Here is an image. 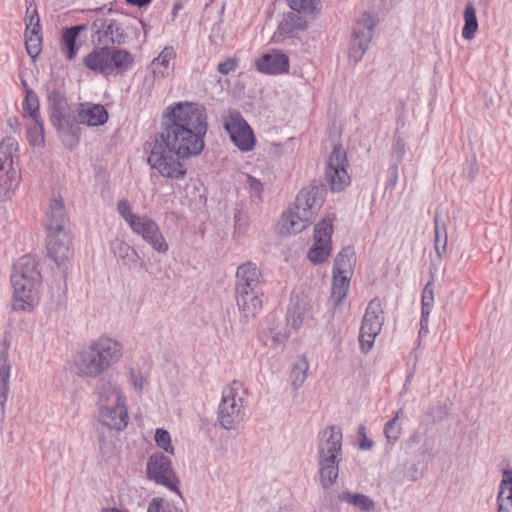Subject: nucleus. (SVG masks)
Masks as SVG:
<instances>
[{"mask_svg":"<svg viewBox=\"0 0 512 512\" xmlns=\"http://www.w3.org/2000/svg\"><path fill=\"white\" fill-rule=\"evenodd\" d=\"M160 129L148 163L163 177L183 179L187 169L180 160L200 155L205 146L206 108L188 101L169 105L163 113Z\"/></svg>","mask_w":512,"mask_h":512,"instance_id":"1","label":"nucleus"},{"mask_svg":"<svg viewBox=\"0 0 512 512\" xmlns=\"http://www.w3.org/2000/svg\"><path fill=\"white\" fill-rule=\"evenodd\" d=\"M123 345L110 337L100 336L77 353L75 369L78 376L98 379L123 357Z\"/></svg>","mask_w":512,"mask_h":512,"instance_id":"2","label":"nucleus"},{"mask_svg":"<svg viewBox=\"0 0 512 512\" xmlns=\"http://www.w3.org/2000/svg\"><path fill=\"white\" fill-rule=\"evenodd\" d=\"M342 431L335 425L326 427L320 434L317 446L319 478L324 489L333 485L339 474L342 458Z\"/></svg>","mask_w":512,"mask_h":512,"instance_id":"3","label":"nucleus"},{"mask_svg":"<svg viewBox=\"0 0 512 512\" xmlns=\"http://www.w3.org/2000/svg\"><path fill=\"white\" fill-rule=\"evenodd\" d=\"M47 99L51 124L62 134L64 145L72 148L78 144L81 135L76 120L78 106H70L64 93L56 88L48 89Z\"/></svg>","mask_w":512,"mask_h":512,"instance_id":"4","label":"nucleus"},{"mask_svg":"<svg viewBox=\"0 0 512 512\" xmlns=\"http://www.w3.org/2000/svg\"><path fill=\"white\" fill-rule=\"evenodd\" d=\"M17 152L15 138L5 137L0 143V201L10 199L18 184V174L13 166Z\"/></svg>","mask_w":512,"mask_h":512,"instance_id":"5","label":"nucleus"},{"mask_svg":"<svg viewBox=\"0 0 512 512\" xmlns=\"http://www.w3.org/2000/svg\"><path fill=\"white\" fill-rule=\"evenodd\" d=\"M348 166L346 151L341 145H335L327 159L324 171V178L332 192H341L350 185Z\"/></svg>","mask_w":512,"mask_h":512,"instance_id":"6","label":"nucleus"},{"mask_svg":"<svg viewBox=\"0 0 512 512\" xmlns=\"http://www.w3.org/2000/svg\"><path fill=\"white\" fill-rule=\"evenodd\" d=\"M384 323L382 302L378 297L373 298L365 310L360 328L359 342L363 352H369L376 336L381 332Z\"/></svg>","mask_w":512,"mask_h":512,"instance_id":"7","label":"nucleus"},{"mask_svg":"<svg viewBox=\"0 0 512 512\" xmlns=\"http://www.w3.org/2000/svg\"><path fill=\"white\" fill-rule=\"evenodd\" d=\"M147 478L157 485L166 487L167 489L181 495L177 486L179 479L172 467L171 460L162 453L152 454L146 465Z\"/></svg>","mask_w":512,"mask_h":512,"instance_id":"8","label":"nucleus"},{"mask_svg":"<svg viewBox=\"0 0 512 512\" xmlns=\"http://www.w3.org/2000/svg\"><path fill=\"white\" fill-rule=\"evenodd\" d=\"M243 398L233 387H225L218 407V422L227 430L234 429L244 417Z\"/></svg>","mask_w":512,"mask_h":512,"instance_id":"9","label":"nucleus"},{"mask_svg":"<svg viewBox=\"0 0 512 512\" xmlns=\"http://www.w3.org/2000/svg\"><path fill=\"white\" fill-rule=\"evenodd\" d=\"M333 222L331 218L321 219L314 227V243L308 251V259L313 264H321L327 260L332 251L331 237Z\"/></svg>","mask_w":512,"mask_h":512,"instance_id":"10","label":"nucleus"},{"mask_svg":"<svg viewBox=\"0 0 512 512\" xmlns=\"http://www.w3.org/2000/svg\"><path fill=\"white\" fill-rule=\"evenodd\" d=\"M375 21L369 14H364L353 30L349 59L358 63L366 53L374 34Z\"/></svg>","mask_w":512,"mask_h":512,"instance_id":"11","label":"nucleus"},{"mask_svg":"<svg viewBox=\"0 0 512 512\" xmlns=\"http://www.w3.org/2000/svg\"><path fill=\"white\" fill-rule=\"evenodd\" d=\"M325 195L326 188L323 184H311L298 193L294 207L300 210L302 215L314 220L325 201Z\"/></svg>","mask_w":512,"mask_h":512,"instance_id":"12","label":"nucleus"},{"mask_svg":"<svg viewBox=\"0 0 512 512\" xmlns=\"http://www.w3.org/2000/svg\"><path fill=\"white\" fill-rule=\"evenodd\" d=\"M40 280H32L30 278H24L19 274L11 275V284L13 286L14 310L24 311L31 308L37 300L36 285Z\"/></svg>","mask_w":512,"mask_h":512,"instance_id":"13","label":"nucleus"},{"mask_svg":"<svg viewBox=\"0 0 512 512\" xmlns=\"http://www.w3.org/2000/svg\"><path fill=\"white\" fill-rule=\"evenodd\" d=\"M225 128L228 131L233 143L241 151L248 152L253 149L255 145V137L253 131L245 122L240 113H232L229 120L225 123Z\"/></svg>","mask_w":512,"mask_h":512,"instance_id":"14","label":"nucleus"},{"mask_svg":"<svg viewBox=\"0 0 512 512\" xmlns=\"http://www.w3.org/2000/svg\"><path fill=\"white\" fill-rule=\"evenodd\" d=\"M130 228L135 233L141 235L143 240L158 253H166L168 251V244L154 220L147 216H142L136 221H132Z\"/></svg>","mask_w":512,"mask_h":512,"instance_id":"15","label":"nucleus"},{"mask_svg":"<svg viewBox=\"0 0 512 512\" xmlns=\"http://www.w3.org/2000/svg\"><path fill=\"white\" fill-rule=\"evenodd\" d=\"M117 399L104 405H100V420L103 425L122 430L128 424V413L125 405L126 398L123 394H117Z\"/></svg>","mask_w":512,"mask_h":512,"instance_id":"16","label":"nucleus"},{"mask_svg":"<svg viewBox=\"0 0 512 512\" xmlns=\"http://www.w3.org/2000/svg\"><path fill=\"white\" fill-rule=\"evenodd\" d=\"M71 243L72 240L67 230L49 232L46 240L48 256L57 265L62 264L73 254Z\"/></svg>","mask_w":512,"mask_h":512,"instance_id":"17","label":"nucleus"},{"mask_svg":"<svg viewBox=\"0 0 512 512\" xmlns=\"http://www.w3.org/2000/svg\"><path fill=\"white\" fill-rule=\"evenodd\" d=\"M263 277L255 263L246 262L236 271L235 291H260Z\"/></svg>","mask_w":512,"mask_h":512,"instance_id":"18","label":"nucleus"},{"mask_svg":"<svg viewBox=\"0 0 512 512\" xmlns=\"http://www.w3.org/2000/svg\"><path fill=\"white\" fill-rule=\"evenodd\" d=\"M255 67L261 73L271 75L281 74L288 71L289 58L280 51L272 50L256 59Z\"/></svg>","mask_w":512,"mask_h":512,"instance_id":"19","label":"nucleus"},{"mask_svg":"<svg viewBox=\"0 0 512 512\" xmlns=\"http://www.w3.org/2000/svg\"><path fill=\"white\" fill-rule=\"evenodd\" d=\"M77 129L80 130V125L86 124L87 126L95 127L103 125L108 120V112L103 105L100 104H79L78 113L76 116Z\"/></svg>","mask_w":512,"mask_h":512,"instance_id":"20","label":"nucleus"},{"mask_svg":"<svg viewBox=\"0 0 512 512\" xmlns=\"http://www.w3.org/2000/svg\"><path fill=\"white\" fill-rule=\"evenodd\" d=\"M261 291H235L236 303L245 322L255 318L262 309Z\"/></svg>","mask_w":512,"mask_h":512,"instance_id":"21","label":"nucleus"},{"mask_svg":"<svg viewBox=\"0 0 512 512\" xmlns=\"http://www.w3.org/2000/svg\"><path fill=\"white\" fill-rule=\"evenodd\" d=\"M67 224L68 217L63 200L61 198L52 199L48 205L45 218V226L48 233L64 231Z\"/></svg>","mask_w":512,"mask_h":512,"instance_id":"22","label":"nucleus"},{"mask_svg":"<svg viewBox=\"0 0 512 512\" xmlns=\"http://www.w3.org/2000/svg\"><path fill=\"white\" fill-rule=\"evenodd\" d=\"M312 221L313 219L302 215L301 211L294 207L282 214L279 221L280 231L287 235H295L302 232Z\"/></svg>","mask_w":512,"mask_h":512,"instance_id":"23","label":"nucleus"},{"mask_svg":"<svg viewBox=\"0 0 512 512\" xmlns=\"http://www.w3.org/2000/svg\"><path fill=\"white\" fill-rule=\"evenodd\" d=\"M111 250L122 264L130 270L142 268L144 265L143 259L138 255L136 250L122 240H114L111 243Z\"/></svg>","mask_w":512,"mask_h":512,"instance_id":"24","label":"nucleus"},{"mask_svg":"<svg viewBox=\"0 0 512 512\" xmlns=\"http://www.w3.org/2000/svg\"><path fill=\"white\" fill-rule=\"evenodd\" d=\"M307 27L306 20L294 14L293 12L284 13L282 20L278 24L276 35L283 37H293Z\"/></svg>","mask_w":512,"mask_h":512,"instance_id":"25","label":"nucleus"},{"mask_svg":"<svg viewBox=\"0 0 512 512\" xmlns=\"http://www.w3.org/2000/svg\"><path fill=\"white\" fill-rule=\"evenodd\" d=\"M308 309L309 303L306 299H299L298 297L292 299V304L288 309L286 317L287 327H289L290 331H298L306 318V312Z\"/></svg>","mask_w":512,"mask_h":512,"instance_id":"26","label":"nucleus"},{"mask_svg":"<svg viewBox=\"0 0 512 512\" xmlns=\"http://www.w3.org/2000/svg\"><path fill=\"white\" fill-rule=\"evenodd\" d=\"M83 63L90 70L110 73L109 48H95L83 59Z\"/></svg>","mask_w":512,"mask_h":512,"instance_id":"27","label":"nucleus"},{"mask_svg":"<svg viewBox=\"0 0 512 512\" xmlns=\"http://www.w3.org/2000/svg\"><path fill=\"white\" fill-rule=\"evenodd\" d=\"M86 29L85 25H75L66 28L62 32L61 51L68 60L75 58L79 46L76 45V39L81 31Z\"/></svg>","mask_w":512,"mask_h":512,"instance_id":"28","label":"nucleus"},{"mask_svg":"<svg viewBox=\"0 0 512 512\" xmlns=\"http://www.w3.org/2000/svg\"><path fill=\"white\" fill-rule=\"evenodd\" d=\"M24 115H28L34 122V129L39 130V133L43 135V120L41 119L39 112V101L36 94L32 90H27L26 97L22 103ZM32 127L28 128V132L31 133Z\"/></svg>","mask_w":512,"mask_h":512,"instance_id":"29","label":"nucleus"},{"mask_svg":"<svg viewBox=\"0 0 512 512\" xmlns=\"http://www.w3.org/2000/svg\"><path fill=\"white\" fill-rule=\"evenodd\" d=\"M12 274H19L24 278H30L32 280H40L41 274L37 268V261L32 255L22 256L13 266Z\"/></svg>","mask_w":512,"mask_h":512,"instance_id":"30","label":"nucleus"},{"mask_svg":"<svg viewBox=\"0 0 512 512\" xmlns=\"http://www.w3.org/2000/svg\"><path fill=\"white\" fill-rule=\"evenodd\" d=\"M349 286L350 279L348 275L333 273L330 301L334 307L340 305L342 300L347 296Z\"/></svg>","mask_w":512,"mask_h":512,"instance_id":"31","label":"nucleus"},{"mask_svg":"<svg viewBox=\"0 0 512 512\" xmlns=\"http://www.w3.org/2000/svg\"><path fill=\"white\" fill-rule=\"evenodd\" d=\"M338 499L359 508L363 512L372 511L375 507L373 499L362 493L344 491L338 494Z\"/></svg>","mask_w":512,"mask_h":512,"instance_id":"32","label":"nucleus"},{"mask_svg":"<svg viewBox=\"0 0 512 512\" xmlns=\"http://www.w3.org/2000/svg\"><path fill=\"white\" fill-rule=\"evenodd\" d=\"M93 27L104 30L105 36H109L113 44H121L124 41V32L115 20L97 19Z\"/></svg>","mask_w":512,"mask_h":512,"instance_id":"33","label":"nucleus"},{"mask_svg":"<svg viewBox=\"0 0 512 512\" xmlns=\"http://www.w3.org/2000/svg\"><path fill=\"white\" fill-rule=\"evenodd\" d=\"M309 363L307 359L302 356L299 357L293 364L290 372V382L294 390H298L304 384L307 378Z\"/></svg>","mask_w":512,"mask_h":512,"instance_id":"34","label":"nucleus"},{"mask_svg":"<svg viewBox=\"0 0 512 512\" xmlns=\"http://www.w3.org/2000/svg\"><path fill=\"white\" fill-rule=\"evenodd\" d=\"M497 502L498 506L503 505V507L512 509V470L505 469L503 471Z\"/></svg>","mask_w":512,"mask_h":512,"instance_id":"35","label":"nucleus"},{"mask_svg":"<svg viewBox=\"0 0 512 512\" xmlns=\"http://www.w3.org/2000/svg\"><path fill=\"white\" fill-rule=\"evenodd\" d=\"M463 17L464 26L462 28V37L471 40L475 37V33L478 29L476 9L471 2L466 4Z\"/></svg>","mask_w":512,"mask_h":512,"instance_id":"36","label":"nucleus"},{"mask_svg":"<svg viewBox=\"0 0 512 512\" xmlns=\"http://www.w3.org/2000/svg\"><path fill=\"white\" fill-rule=\"evenodd\" d=\"M353 257L354 251L352 247L348 246L342 248L334 260L333 273L348 275L349 271L352 268Z\"/></svg>","mask_w":512,"mask_h":512,"instance_id":"37","label":"nucleus"},{"mask_svg":"<svg viewBox=\"0 0 512 512\" xmlns=\"http://www.w3.org/2000/svg\"><path fill=\"white\" fill-rule=\"evenodd\" d=\"M97 393L99 395V401L102 404L106 405L113 400L117 399V394H122L119 387L111 382L100 380L96 386Z\"/></svg>","mask_w":512,"mask_h":512,"instance_id":"38","label":"nucleus"},{"mask_svg":"<svg viewBox=\"0 0 512 512\" xmlns=\"http://www.w3.org/2000/svg\"><path fill=\"white\" fill-rule=\"evenodd\" d=\"M434 228H435V251L439 258L443 257L447 247V228L446 224L439 223V213L436 212L434 216Z\"/></svg>","mask_w":512,"mask_h":512,"instance_id":"39","label":"nucleus"},{"mask_svg":"<svg viewBox=\"0 0 512 512\" xmlns=\"http://www.w3.org/2000/svg\"><path fill=\"white\" fill-rule=\"evenodd\" d=\"M110 73L115 69L126 70L132 64V57L125 50L109 49Z\"/></svg>","mask_w":512,"mask_h":512,"instance_id":"40","label":"nucleus"},{"mask_svg":"<svg viewBox=\"0 0 512 512\" xmlns=\"http://www.w3.org/2000/svg\"><path fill=\"white\" fill-rule=\"evenodd\" d=\"M175 57V52L172 47H166L160 53V55L152 62L155 74H161L162 76L168 70L170 61Z\"/></svg>","mask_w":512,"mask_h":512,"instance_id":"41","label":"nucleus"},{"mask_svg":"<svg viewBox=\"0 0 512 512\" xmlns=\"http://www.w3.org/2000/svg\"><path fill=\"white\" fill-rule=\"evenodd\" d=\"M289 7L298 13L315 16L319 0H287Z\"/></svg>","mask_w":512,"mask_h":512,"instance_id":"42","label":"nucleus"},{"mask_svg":"<svg viewBox=\"0 0 512 512\" xmlns=\"http://www.w3.org/2000/svg\"><path fill=\"white\" fill-rule=\"evenodd\" d=\"M9 378V368L7 366L0 367V406L3 413L10 391Z\"/></svg>","mask_w":512,"mask_h":512,"instance_id":"43","label":"nucleus"},{"mask_svg":"<svg viewBox=\"0 0 512 512\" xmlns=\"http://www.w3.org/2000/svg\"><path fill=\"white\" fill-rule=\"evenodd\" d=\"M25 45L28 55L31 58H36L41 52V34L25 33Z\"/></svg>","mask_w":512,"mask_h":512,"instance_id":"44","label":"nucleus"},{"mask_svg":"<svg viewBox=\"0 0 512 512\" xmlns=\"http://www.w3.org/2000/svg\"><path fill=\"white\" fill-rule=\"evenodd\" d=\"M26 30L25 33L41 34L40 18L37 8L32 5L27 8Z\"/></svg>","mask_w":512,"mask_h":512,"instance_id":"45","label":"nucleus"},{"mask_svg":"<svg viewBox=\"0 0 512 512\" xmlns=\"http://www.w3.org/2000/svg\"><path fill=\"white\" fill-rule=\"evenodd\" d=\"M155 442L156 445L165 452L172 455L174 454V448L171 445V437L167 430L158 428L155 433Z\"/></svg>","mask_w":512,"mask_h":512,"instance_id":"46","label":"nucleus"},{"mask_svg":"<svg viewBox=\"0 0 512 512\" xmlns=\"http://www.w3.org/2000/svg\"><path fill=\"white\" fill-rule=\"evenodd\" d=\"M401 427L397 424L396 419H390L384 426V433L387 441L394 444L401 435Z\"/></svg>","mask_w":512,"mask_h":512,"instance_id":"47","label":"nucleus"},{"mask_svg":"<svg viewBox=\"0 0 512 512\" xmlns=\"http://www.w3.org/2000/svg\"><path fill=\"white\" fill-rule=\"evenodd\" d=\"M117 210L119 214L128 222L129 226H131L132 221H136L140 217L132 212L131 205L126 199H122L118 202Z\"/></svg>","mask_w":512,"mask_h":512,"instance_id":"48","label":"nucleus"},{"mask_svg":"<svg viewBox=\"0 0 512 512\" xmlns=\"http://www.w3.org/2000/svg\"><path fill=\"white\" fill-rule=\"evenodd\" d=\"M11 346L10 337L5 334L0 340V367L7 366L9 372L11 371V364L9 362V349Z\"/></svg>","mask_w":512,"mask_h":512,"instance_id":"49","label":"nucleus"},{"mask_svg":"<svg viewBox=\"0 0 512 512\" xmlns=\"http://www.w3.org/2000/svg\"><path fill=\"white\" fill-rule=\"evenodd\" d=\"M147 512H171V510L163 498L156 497L149 502Z\"/></svg>","mask_w":512,"mask_h":512,"instance_id":"50","label":"nucleus"},{"mask_svg":"<svg viewBox=\"0 0 512 512\" xmlns=\"http://www.w3.org/2000/svg\"><path fill=\"white\" fill-rule=\"evenodd\" d=\"M238 67V61L236 58H227L224 62H221L217 66V71L220 74L227 75L234 71Z\"/></svg>","mask_w":512,"mask_h":512,"instance_id":"51","label":"nucleus"},{"mask_svg":"<svg viewBox=\"0 0 512 512\" xmlns=\"http://www.w3.org/2000/svg\"><path fill=\"white\" fill-rule=\"evenodd\" d=\"M392 150L393 153L397 155L398 159H401L405 153V141L397 133L394 135Z\"/></svg>","mask_w":512,"mask_h":512,"instance_id":"52","label":"nucleus"},{"mask_svg":"<svg viewBox=\"0 0 512 512\" xmlns=\"http://www.w3.org/2000/svg\"><path fill=\"white\" fill-rule=\"evenodd\" d=\"M130 381L134 388L141 391L144 386L145 379L140 372L130 369Z\"/></svg>","mask_w":512,"mask_h":512,"instance_id":"53","label":"nucleus"},{"mask_svg":"<svg viewBox=\"0 0 512 512\" xmlns=\"http://www.w3.org/2000/svg\"><path fill=\"white\" fill-rule=\"evenodd\" d=\"M235 230L237 232H244L247 228L246 217L240 211L236 212L234 216Z\"/></svg>","mask_w":512,"mask_h":512,"instance_id":"54","label":"nucleus"},{"mask_svg":"<svg viewBox=\"0 0 512 512\" xmlns=\"http://www.w3.org/2000/svg\"><path fill=\"white\" fill-rule=\"evenodd\" d=\"M422 302H434V291L432 282H428L422 293Z\"/></svg>","mask_w":512,"mask_h":512,"instance_id":"55","label":"nucleus"},{"mask_svg":"<svg viewBox=\"0 0 512 512\" xmlns=\"http://www.w3.org/2000/svg\"><path fill=\"white\" fill-rule=\"evenodd\" d=\"M248 185L250 189L257 195L260 196V193L262 191V184L259 180L256 178L249 176L248 177Z\"/></svg>","mask_w":512,"mask_h":512,"instance_id":"56","label":"nucleus"},{"mask_svg":"<svg viewBox=\"0 0 512 512\" xmlns=\"http://www.w3.org/2000/svg\"><path fill=\"white\" fill-rule=\"evenodd\" d=\"M364 431L365 427L361 426L359 428V433L363 435V439L360 441L359 448L362 450H369L372 447L373 442L365 436Z\"/></svg>","mask_w":512,"mask_h":512,"instance_id":"57","label":"nucleus"},{"mask_svg":"<svg viewBox=\"0 0 512 512\" xmlns=\"http://www.w3.org/2000/svg\"><path fill=\"white\" fill-rule=\"evenodd\" d=\"M432 304L430 302H422L421 316L422 322H426L428 320L429 314L432 309Z\"/></svg>","mask_w":512,"mask_h":512,"instance_id":"58","label":"nucleus"},{"mask_svg":"<svg viewBox=\"0 0 512 512\" xmlns=\"http://www.w3.org/2000/svg\"><path fill=\"white\" fill-rule=\"evenodd\" d=\"M291 332L292 331L289 330L288 333L281 334L279 332L271 331V333H272V340H273V342H275L277 344H280V343H282L284 340H286L290 336Z\"/></svg>","mask_w":512,"mask_h":512,"instance_id":"59","label":"nucleus"},{"mask_svg":"<svg viewBox=\"0 0 512 512\" xmlns=\"http://www.w3.org/2000/svg\"><path fill=\"white\" fill-rule=\"evenodd\" d=\"M126 3L142 8L149 5L153 0H125Z\"/></svg>","mask_w":512,"mask_h":512,"instance_id":"60","label":"nucleus"},{"mask_svg":"<svg viewBox=\"0 0 512 512\" xmlns=\"http://www.w3.org/2000/svg\"><path fill=\"white\" fill-rule=\"evenodd\" d=\"M404 416V409L403 408H400L397 412H396V415L395 417H393L392 419H396V421L403 417Z\"/></svg>","mask_w":512,"mask_h":512,"instance_id":"61","label":"nucleus"},{"mask_svg":"<svg viewBox=\"0 0 512 512\" xmlns=\"http://www.w3.org/2000/svg\"><path fill=\"white\" fill-rule=\"evenodd\" d=\"M498 512H512V509L503 507V505L498 506Z\"/></svg>","mask_w":512,"mask_h":512,"instance_id":"62","label":"nucleus"},{"mask_svg":"<svg viewBox=\"0 0 512 512\" xmlns=\"http://www.w3.org/2000/svg\"><path fill=\"white\" fill-rule=\"evenodd\" d=\"M17 123H18V121H17V119H16V118H10V119L8 120V124H9V126H10V127H12V128H14V124H17Z\"/></svg>","mask_w":512,"mask_h":512,"instance_id":"63","label":"nucleus"},{"mask_svg":"<svg viewBox=\"0 0 512 512\" xmlns=\"http://www.w3.org/2000/svg\"><path fill=\"white\" fill-rule=\"evenodd\" d=\"M427 322H428V320L426 322H422V320L420 321L421 331L422 330L427 331V328H428Z\"/></svg>","mask_w":512,"mask_h":512,"instance_id":"64","label":"nucleus"}]
</instances>
